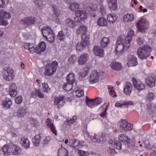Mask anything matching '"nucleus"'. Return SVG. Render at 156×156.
Listing matches in <instances>:
<instances>
[{"label": "nucleus", "instance_id": "nucleus-1", "mask_svg": "<svg viewBox=\"0 0 156 156\" xmlns=\"http://www.w3.org/2000/svg\"><path fill=\"white\" fill-rule=\"evenodd\" d=\"M130 45L129 42L126 41L124 38L120 37H118L117 40L114 54L117 56H119L125 50L129 47Z\"/></svg>", "mask_w": 156, "mask_h": 156}, {"label": "nucleus", "instance_id": "nucleus-2", "mask_svg": "<svg viewBox=\"0 0 156 156\" xmlns=\"http://www.w3.org/2000/svg\"><path fill=\"white\" fill-rule=\"evenodd\" d=\"M151 50L150 47L148 45H144L138 48L137 53L139 58L140 59H146L148 56Z\"/></svg>", "mask_w": 156, "mask_h": 156}, {"label": "nucleus", "instance_id": "nucleus-3", "mask_svg": "<svg viewBox=\"0 0 156 156\" xmlns=\"http://www.w3.org/2000/svg\"><path fill=\"white\" fill-rule=\"evenodd\" d=\"M43 37L49 42H52L55 40V35L49 26L43 27L41 29Z\"/></svg>", "mask_w": 156, "mask_h": 156}, {"label": "nucleus", "instance_id": "nucleus-4", "mask_svg": "<svg viewBox=\"0 0 156 156\" xmlns=\"http://www.w3.org/2000/svg\"><path fill=\"white\" fill-rule=\"evenodd\" d=\"M136 28L138 31L144 33L149 26V23L147 20L144 18L140 19L136 23Z\"/></svg>", "mask_w": 156, "mask_h": 156}, {"label": "nucleus", "instance_id": "nucleus-5", "mask_svg": "<svg viewBox=\"0 0 156 156\" xmlns=\"http://www.w3.org/2000/svg\"><path fill=\"white\" fill-rule=\"evenodd\" d=\"M58 63L56 61L47 64L45 67L44 75L48 76L53 75L55 72Z\"/></svg>", "mask_w": 156, "mask_h": 156}, {"label": "nucleus", "instance_id": "nucleus-6", "mask_svg": "<svg viewBox=\"0 0 156 156\" xmlns=\"http://www.w3.org/2000/svg\"><path fill=\"white\" fill-rule=\"evenodd\" d=\"M2 73L3 78L7 81H12L15 77L14 70L10 67L4 68Z\"/></svg>", "mask_w": 156, "mask_h": 156}, {"label": "nucleus", "instance_id": "nucleus-7", "mask_svg": "<svg viewBox=\"0 0 156 156\" xmlns=\"http://www.w3.org/2000/svg\"><path fill=\"white\" fill-rule=\"evenodd\" d=\"M84 136H87L90 138L91 140L95 143L98 142L102 143L105 140V135L103 133L99 134L98 135L94 134V136L89 137V133L86 132L84 134Z\"/></svg>", "mask_w": 156, "mask_h": 156}, {"label": "nucleus", "instance_id": "nucleus-8", "mask_svg": "<svg viewBox=\"0 0 156 156\" xmlns=\"http://www.w3.org/2000/svg\"><path fill=\"white\" fill-rule=\"evenodd\" d=\"M119 125L122 130L125 131H130L133 127L132 124L128 123L127 121L124 119L121 120L119 122Z\"/></svg>", "mask_w": 156, "mask_h": 156}, {"label": "nucleus", "instance_id": "nucleus-9", "mask_svg": "<svg viewBox=\"0 0 156 156\" xmlns=\"http://www.w3.org/2000/svg\"><path fill=\"white\" fill-rule=\"evenodd\" d=\"M99 74L95 70H93L90 73L89 77V83L93 84L97 83L99 80Z\"/></svg>", "mask_w": 156, "mask_h": 156}, {"label": "nucleus", "instance_id": "nucleus-10", "mask_svg": "<svg viewBox=\"0 0 156 156\" xmlns=\"http://www.w3.org/2000/svg\"><path fill=\"white\" fill-rule=\"evenodd\" d=\"M76 17L75 20L79 22L81 19H85L87 17V14L85 10H79L76 11L75 12Z\"/></svg>", "mask_w": 156, "mask_h": 156}, {"label": "nucleus", "instance_id": "nucleus-11", "mask_svg": "<svg viewBox=\"0 0 156 156\" xmlns=\"http://www.w3.org/2000/svg\"><path fill=\"white\" fill-rule=\"evenodd\" d=\"M132 81L134 88L138 91H140L144 89L145 87L144 84L140 81L137 80L136 78L133 77Z\"/></svg>", "mask_w": 156, "mask_h": 156}, {"label": "nucleus", "instance_id": "nucleus-12", "mask_svg": "<svg viewBox=\"0 0 156 156\" xmlns=\"http://www.w3.org/2000/svg\"><path fill=\"white\" fill-rule=\"evenodd\" d=\"M87 27L85 26H82L79 27L76 30V34L77 35H81V38L88 39V38L86 35Z\"/></svg>", "mask_w": 156, "mask_h": 156}, {"label": "nucleus", "instance_id": "nucleus-13", "mask_svg": "<svg viewBox=\"0 0 156 156\" xmlns=\"http://www.w3.org/2000/svg\"><path fill=\"white\" fill-rule=\"evenodd\" d=\"M89 43L88 39H82L80 42H78L76 46V49L77 51H81Z\"/></svg>", "mask_w": 156, "mask_h": 156}, {"label": "nucleus", "instance_id": "nucleus-14", "mask_svg": "<svg viewBox=\"0 0 156 156\" xmlns=\"http://www.w3.org/2000/svg\"><path fill=\"white\" fill-rule=\"evenodd\" d=\"M89 56L87 54L83 53L79 56L77 60V62L80 66H83L88 61Z\"/></svg>", "mask_w": 156, "mask_h": 156}, {"label": "nucleus", "instance_id": "nucleus-15", "mask_svg": "<svg viewBox=\"0 0 156 156\" xmlns=\"http://www.w3.org/2000/svg\"><path fill=\"white\" fill-rule=\"evenodd\" d=\"M65 97L59 96L54 98V105L57 106L58 108L62 107L65 103Z\"/></svg>", "mask_w": 156, "mask_h": 156}, {"label": "nucleus", "instance_id": "nucleus-16", "mask_svg": "<svg viewBox=\"0 0 156 156\" xmlns=\"http://www.w3.org/2000/svg\"><path fill=\"white\" fill-rule=\"evenodd\" d=\"M9 93L12 97H14L17 94V87L16 83H12L9 85Z\"/></svg>", "mask_w": 156, "mask_h": 156}, {"label": "nucleus", "instance_id": "nucleus-17", "mask_svg": "<svg viewBox=\"0 0 156 156\" xmlns=\"http://www.w3.org/2000/svg\"><path fill=\"white\" fill-rule=\"evenodd\" d=\"M132 90V86L129 82H125L123 85V91L126 95H129Z\"/></svg>", "mask_w": 156, "mask_h": 156}, {"label": "nucleus", "instance_id": "nucleus-18", "mask_svg": "<svg viewBox=\"0 0 156 156\" xmlns=\"http://www.w3.org/2000/svg\"><path fill=\"white\" fill-rule=\"evenodd\" d=\"M156 80V76L154 75L147 77L145 80L146 84L151 87H153L155 85Z\"/></svg>", "mask_w": 156, "mask_h": 156}, {"label": "nucleus", "instance_id": "nucleus-19", "mask_svg": "<svg viewBox=\"0 0 156 156\" xmlns=\"http://www.w3.org/2000/svg\"><path fill=\"white\" fill-rule=\"evenodd\" d=\"M128 60L127 64L129 67L135 66L138 64L137 58L133 55H129L128 57Z\"/></svg>", "mask_w": 156, "mask_h": 156}, {"label": "nucleus", "instance_id": "nucleus-20", "mask_svg": "<svg viewBox=\"0 0 156 156\" xmlns=\"http://www.w3.org/2000/svg\"><path fill=\"white\" fill-rule=\"evenodd\" d=\"M68 145L72 147L75 149H78L82 147L81 144L80 143V141L76 139L70 140Z\"/></svg>", "mask_w": 156, "mask_h": 156}, {"label": "nucleus", "instance_id": "nucleus-21", "mask_svg": "<svg viewBox=\"0 0 156 156\" xmlns=\"http://www.w3.org/2000/svg\"><path fill=\"white\" fill-rule=\"evenodd\" d=\"M46 49L45 43L43 41L40 42L37 46L35 48V52L37 54H40L44 52Z\"/></svg>", "mask_w": 156, "mask_h": 156}, {"label": "nucleus", "instance_id": "nucleus-22", "mask_svg": "<svg viewBox=\"0 0 156 156\" xmlns=\"http://www.w3.org/2000/svg\"><path fill=\"white\" fill-rule=\"evenodd\" d=\"M9 150L10 153L15 155L19 154L21 152V149L18 146L12 144H10Z\"/></svg>", "mask_w": 156, "mask_h": 156}, {"label": "nucleus", "instance_id": "nucleus-23", "mask_svg": "<svg viewBox=\"0 0 156 156\" xmlns=\"http://www.w3.org/2000/svg\"><path fill=\"white\" fill-rule=\"evenodd\" d=\"M23 46L25 49L28 50L30 53L35 52V46L33 44L25 43L23 44Z\"/></svg>", "mask_w": 156, "mask_h": 156}, {"label": "nucleus", "instance_id": "nucleus-24", "mask_svg": "<svg viewBox=\"0 0 156 156\" xmlns=\"http://www.w3.org/2000/svg\"><path fill=\"white\" fill-rule=\"evenodd\" d=\"M66 26L69 28L73 29L77 26L76 22L70 18H67L65 21Z\"/></svg>", "mask_w": 156, "mask_h": 156}, {"label": "nucleus", "instance_id": "nucleus-25", "mask_svg": "<svg viewBox=\"0 0 156 156\" xmlns=\"http://www.w3.org/2000/svg\"><path fill=\"white\" fill-rule=\"evenodd\" d=\"M46 125L50 129L51 132L55 135H57V131L53 124L51 122V120L49 118L47 119L46 120Z\"/></svg>", "mask_w": 156, "mask_h": 156}, {"label": "nucleus", "instance_id": "nucleus-26", "mask_svg": "<svg viewBox=\"0 0 156 156\" xmlns=\"http://www.w3.org/2000/svg\"><path fill=\"white\" fill-rule=\"evenodd\" d=\"M134 15L132 13L126 14L123 17V21L125 23L131 22L134 20Z\"/></svg>", "mask_w": 156, "mask_h": 156}, {"label": "nucleus", "instance_id": "nucleus-27", "mask_svg": "<svg viewBox=\"0 0 156 156\" xmlns=\"http://www.w3.org/2000/svg\"><path fill=\"white\" fill-rule=\"evenodd\" d=\"M107 1L108 7L110 9L115 10L117 9V0H107Z\"/></svg>", "mask_w": 156, "mask_h": 156}, {"label": "nucleus", "instance_id": "nucleus-28", "mask_svg": "<svg viewBox=\"0 0 156 156\" xmlns=\"http://www.w3.org/2000/svg\"><path fill=\"white\" fill-rule=\"evenodd\" d=\"M104 105H102L98 109V111L100 112V115L101 117L105 118L106 116V112L108 109V105H106L104 107Z\"/></svg>", "mask_w": 156, "mask_h": 156}, {"label": "nucleus", "instance_id": "nucleus-29", "mask_svg": "<svg viewBox=\"0 0 156 156\" xmlns=\"http://www.w3.org/2000/svg\"><path fill=\"white\" fill-rule=\"evenodd\" d=\"M93 51L94 54L96 56H98L101 57H102L103 56L104 53L103 49L100 48L98 46L94 47Z\"/></svg>", "mask_w": 156, "mask_h": 156}, {"label": "nucleus", "instance_id": "nucleus-30", "mask_svg": "<svg viewBox=\"0 0 156 156\" xmlns=\"http://www.w3.org/2000/svg\"><path fill=\"white\" fill-rule=\"evenodd\" d=\"M5 17V18H9L11 17V15L7 11H4L3 10L0 9V18L3 20L2 21H6L8 23L7 21L5 20H4V17Z\"/></svg>", "mask_w": 156, "mask_h": 156}, {"label": "nucleus", "instance_id": "nucleus-31", "mask_svg": "<svg viewBox=\"0 0 156 156\" xmlns=\"http://www.w3.org/2000/svg\"><path fill=\"white\" fill-rule=\"evenodd\" d=\"M106 19L103 17H99L97 20V24L99 27H106L107 25Z\"/></svg>", "mask_w": 156, "mask_h": 156}, {"label": "nucleus", "instance_id": "nucleus-32", "mask_svg": "<svg viewBox=\"0 0 156 156\" xmlns=\"http://www.w3.org/2000/svg\"><path fill=\"white\" fill-rule=\"evenodd\" d=\"M110 67L112 69L115 70H118L122 68L121 64L116 62H112L110 64Z\"/></svg>", "mask_w": 156, "mask_h": 156}, {"label": "nucleus", "instance_id": "nucleus-33", "mask_svg": "<svg viewBox=\"0 0 156 156\" xmlns=\"http://www.w3.org/2000/svg\"><path fill=\"white\" fill-rule=\"evenodd\" d=\"M134 34L135 32L133 30H129L127 32V36L124 39L130 44L132 40V37L134 35Z\"/></svg>", "mask_w": 156, "mask_h": 156}, {"label": "nucleus", "instance_id": "nucleus-34", "mask_svg": "<svg viewBox=\"0 0 156 156\" xmlns=\"http://www.w3.org/2000/svg\"><path fill=\"white\" fill-rule=\"evenodd\" d=\"M75 92L73 93H75L76 96L78 97H80L84 95L83 91V89L80 87L76 86L75 87Z\"/></svg>", "mask_w": 156, "mask_h": 156}, {"label": "nucleus", "instance_id": "nucleus-35", "mask_svg": "<svg viewBox=\"0 0 156 156\" xmlns=\"http://www.w3.org/2000/svg\"><path fill=\"white\" fill-rule=\"evenodd\" d=\"M66 80L68 82L73 84L76 81L75 75L72 73H69L66 76Z\"/></svg>", "mask_w": 156, "mask_h": 156}, {"label": "nucleus", "instance_id": "nucleus-36", "mask_svg": "<svg viewBox=\"0 0 156 156\" xmlns=\"http://www.w3.org/2000/svg\"><path fill=\"white\" fill-rule=\"evenodd\" d=\"M21 143L22 146L26 149H28L30 147V142L27 138H22L21 139Z\"/></svg>", "mask_w": 156, "mask_h": 156}, {"label": "nucleus", "instance_id": "nucleus-37", "mask_svg": "<svg viewBox=\"0 0 156 156\" xmlns=\"http://www.w3.org/2000/svg\"><path fill=\"white\" fill-rule=\"evenodd\" d=\"M117 16L115 14H110L107 15V19L109 23H113L117 20Z\"/></svg>", "mask_w": 156, "mask_h": 156}, {"label": "nucleus", "instance_id": "nucleus-38", "mask_svg": "<svg viewBox=\"0 0 156 156\" xmlns=\"http://www.w3.org/2000/svg\"><path fill=\"white\" fill-rule=\"evenodd\" d=\"M41 140V136L39 135H36L32 139L34 145L37 147L39 145Z\"/></svg>", "mask_w": 156, "mask_h": 156}, {"label": "nucleus", "instance_id": "nucleus-39", "mask_svg": "<svg viewBox=\"0 0 156 156\" xmlns=\"http://www.w3.org/2000/svg\"><path fill=\"white\" fill-rule=\"evenodd\" d=\"M109 42L110 41L108 37H104L101 41L100 45L102 48H105L109 44Z\"/></svg>", "mask_w": 156, "mask_h": 156}, {"label": "nucleus", "instance_id": "nucleus-40", "mask_svg": "<svg viewBox=\"0 0 156 156\" xmlns=\"http://www.w3.org/2000/svg\"><path fill=\"white\" fill-rule=\"evenodd\" d=\"M119 139L121 142H124L125 144H128L130 141L128 136L124 134L120 135L119 137Z\"/></svg>", "mask_w": 156, "mask_h": 156}, {"label": "nucleus", "instance_id": "nucleus-41", "mask_svg": "<svg viewBox=\"0 0 156 156\" xmlns=\"http://www.w3.org/2000/svg\"><path fill=\"white\" fill-rule=\"evenodd\" d=\"M12 105V101L9 99L6 98L2 102V105L5 108H9Z\"/></svg>", "mask_w": 156, "mask_h": 156}, {"label": "nucleus", "instance_id": "nucleus-42", "mask_svg": "<svg viewBox=\"0 0 156 156\" xmlns=\"http://www.w3.org/2000/svg\"><path fill=\"white\" fill-rule=\"evenodd\" d=\"M73 86V84L67 82L64 83L63 86V88L64 90L69 91L72 89Z\"/></svg>", "mask_w": 156, "mask_h": 156}, {"label": "nucleus", "instance_id": "nucleus-43", "mask_svg": "<svg viewBox=\"0 0 156 156\" xmlns=\"http://www.w3.org/2000/svg\"><path fill=\"white\" fill-rule=\"evenodd\" d=\"M58 156H68V152L66 149L64 148H60L58 151Z\"/></svg>", "mask_w": 156, "mask_h": 156}, {"label": "nucleus", "instance_id": "nucleus-44", "mask_svg": "<svg viewBox=\"0 0 156 156\" xmlns=\"http://www.w3.org/2000/svg\"><path fill=\"white\" fill-rule=\"evenodd\" d=\"M77 59V57L76 55H71L67 61V63L68 65H73L74 64Z\"/></svg>", "mask_w": 156, "mask_h": 156}, {"label": "nucleus", "instance_id": "nucleus-45", "mask_svg": "<svg viewBox=\"0 0 156 156\" xmlns=\"http://www.w3.org/2000/svg\"><path fill=\"white\" fill-rule=\"evenodd\" d=\"M26 109L23 107H20L17 112V115L19 117H23L26 114Z\"/></svg>", "mask_w": 156, "mask_h": 156}, {"label": "nucleus", "instance_id": "nucleus-46", "mask_svg": "<svg viewBox=\"0 0 156 156\" xmlns=\"http://www.w3.org/2000/svg\"><path fill=\"white\" fill-rule=\"evenodd\" d=\"M86 102V105L90 108H92L96 107L93 99H87Z\"/></svg>", "mask_w": 156, "mask_h": 156}, {"label": "nucleus", "instance_id": "nucleus-47", "mask_svg": "<svg viewBox=\"0 0 156 156\" xmlns=\"http://www.w3.org/2000/svg\"><path fill=\"white\" fill-rule=\"evenodd\" d=\"M51 140V138L50 136H47L42 140L41 144L43 146H46L48 144Z\"/></svg>", "mask_w": 156, "mask_h": 156}, {"label": "nucleus", "instance_id": "nucleus-48", "mask_svg": "<svg viewBox=\"0 0 156 156\" xmlns=\"http://www.w3.org/2000/svg\"><path fill=\"white\" fill-rule=\"evenodd\" d=\"M112 146L116 149L120 150L121 149L122 144L121 143L118 141H113L112 143Z\"/></svg>", "mask_w": 156, "mask_h": 156}, {"label": "nucleus", "instance_id": "nucleus-49", "mask_svg": "<svg viewBox=\"0 0 156 156\" xmlns=\"http://www.w3.org/2000/svg\"><path fill=\"white\" fill-rule=\"evenodd\" d=\"M2 149L4 154L8 155L9 153H10V144L9 145H5L2 147Z\"/></svg>", "mask_w": 156, "mask_h": 156}, {"label": "nucleus", "instance_id": "nucleus-50", "mask_svg": "<svg viewBox=\"0 0 156 156\" xmlns=\"http://www.w3.org/2000/svg\"><path fill=\"white\" fill-rule=\"evenodd\" d=\"M52 8L53 12L55 16H57L58 15H60V11L57 6L55 5H53Z\"/></svg>", "mask_w": 156, "mask_h": 156}, {"label": "nucleus", "instance_id": "nucleus-51", "mask_svg": "<svg viewBox=\"0 0 156 156\" xmlns=\"http://www.w3.org/2000/svg\"><path fill=\"white\" fill-rule=\"evenodd\" d=\"M58 39L60 41H64L66 38V37L63 30L60 31L58 32L57 35Z\"/></svg>", "mask_w": 156, "mask_h": 156}, {"label": "nucleus", "instance_id": "nucleus-52", "mask_svg": "<svg viewBox=\"0 0 156 156\" xmlns=\"http://www.w3.org/2000/svg\"><path fill=\"white\" fill-rule=\"evenodd\" d=\"M79 4L75 2L70 3L69 6L70 9L72 11H74L79 8Z\"/></svg>", "mask_w": 156, "mask_h": 156}, {"label": "nucleus", "instance_id": "nucleus-53", "mask_svg": "<svg viewBox=\"0 0 156 156\" xmlns=\"http://www.w3.org/2000/svg\"><path fill=\"white\" fill-rule=\"evenodd\" d=\"M42 90L45 93H48L50 90L48 85L47 83L44 82L42 83Z\"/></svg>", "mask_w": 156, "mask_h": 156}, {"label": "nucleus", "instance_id": "nucleus-54", "mask_svg": "<svg viewBox=\"0 0 156 156\" xmlns=\"http://www.w3.org/2000/svg\"><path fill=\"white\" fill-rule=\"evenodd\" d=\"M9 2V0H0V8H5L8 4Z\"/></svg>", "mask_w": 156, "mask_h": 156}, {"label": "nucleus", "instance_id": "nucleus-55", "mask_svg": "<svg viewBox=\"0 0 156 156\" xmlns=\"http://www.w3.org/2000/svg\"><path fill=\"white\" fill-rule=\"evenodd\" d=\"M78 154L80 156H88L89 153L88 151H84L81 150H79Z\"/></svg>", "mask_w": 156, "mask_h": 156}, {"label": "nucleus", "instance_id": "nucleus-56", "mask_svg": "<svg viewBox=\"0 0 156 156\" xmlns=\"http://www.w3.org/2000/svg\"><path fill=\"white\" fill-rule=\"evenodd\" d=\"M29 25H32L34 23L36 20L34 16L27 17Z\"/></svg>", "mask_w": 156, "mask_h": 156}, {"label": "nucleus", "instance_id": "nucleus-57", "mask_svg": "<svg viewBox=\"0 0 156 156\" xmlns=\"http://www.w3.org/2000/svg\"><path fill=\"white\" fill-rule=\"evenodd\" d=\"M108 90L110 95L113 97H116V95L115 94V92L113 89V87H108Z\"/></svg>", "mask_w": 156, "mask_h": 156}, {"label": "nucleus", "instance_id": "nucleus-58", "mask_svg": "<svg viewBox=\"0 0 156 156\" xmlns=\"http://www.w3.org/2000/svg\"><path fill=\"white\" fill-rule=\"evenodd\" d=\"M55 16V17L54 20L55 22L57 24H61L62 21V19L61 17L60 16V15H58L57 16Z\"/></svg>", "mask_w": 156, "mask_h": 156}, {"label": "nucleus", "instance_id": "nucleus-59", "mask_svg": "<svg viewBox=\"0 0 156 156\" xmlns=\"http://www.w3.org/2000/svg\"><path fill=\"white\" fill-rule=\"evenodd\" d=\"M96 106L100 104L102 101V99L99 97L97 98L93 99Z\"/></svg>", "mask_w": 156, "mask_h": 156}, {"label": "nucleus", "instance_id": "nucleus-60", "mask_svg": "<svg viewBox=\"0 0 156 156\" xmlns=\"http://www.w3.org/2000/svg\"><path fill=\"white\" fill-rule=\"evenodd\" d=\"M21 23L24 26H28L29 25L28 22L27 17H26L22 19L20 21Z\"/></svg>", "mask_w": 156, "mask_h": 156}, {"label": "nucleus", "instance_id": "nucleus-61", "mask_svg": "<svg viewBox=\"0 0 156 156\" xmlns=\"http://www.w3.org/2000/svg\"><path fill=\"white\" fill-rule=\"evenodd\" d=\"M77 119V117L76 116H74L71 118L69 120L67 121V123L70 125L71 124L73 123Z\"/></svg>", "mask_w": 156, "mask_h": 156}, {"label": "nucleus", "instance_id": "nucleus-62", "mask_svg": "<svg viewBox=\"0 0 156 156\" xmlns=\"http://www.w3.org/2000/svg\"><path fill=\"white\" fill-rule=\"evenodd\" d=\"M147 98L149 100L151 101L154 99V94L152 92H150L148 94L147 96Z\"/></svg>", "mask_w": 156, "mask_h": 156}, {"label": "nucleus", "instance_id": "nucleus-63", "mask_svg": "<svg viewBox=\"0 0 156 156\" xmlns=\"http://www.w3.org/2000/svg\"><path fill=\"white\" fill-rule=\"evenodd\" d=\"M124 101H120L116 102L115 104V106L116 107H122L123 105H124Z\"/></svg>", "mask_w": 156, "mask_h": 156}, {"label": "nucleus", "instance_id": "nucleus-64", "mask_svg": "<svg viewBox=\"0 0 156 156\" xmlns=\"http://www.w3.org/2000/svg\"><path fill=\"white\" fill-rule=\"evenodd\" d=\"M34 3L38 7H41L43 5V2L41 0H35Z\"/></svg>", "mask_w": 156, "mask_h": 156}]
</instances>
